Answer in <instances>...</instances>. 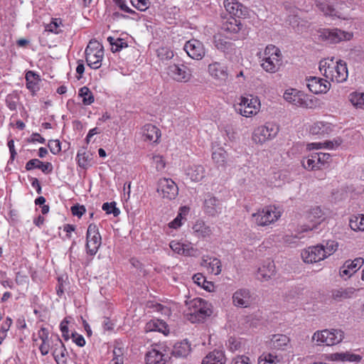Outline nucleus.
<instances>
[{
  "mask_svg": "<svg viewBox=\"0 0 364 364\" xmlns=\"http://www.w3.org/2000/svg\"><path fill=\"white\" fill-rule=\"evenodd\" d=\"M226 11L237 18H246L249 15L248 9L237 0H224Z\"/></svg>",
  "mask_w": 364,
  "mask_h": 364,
  "instance_id": "dca6fc26",
  "label": "nucleus"
},
{
  "mask_svg": "<svg viewBox=\"0 0 364 364\" xmlns=\"http://www.w3.org/2000/svg\"><path fill=\"white\" fill-rule=\"evenodd\" d=\"M331 64L328 63L326 60H321L319 63V70L323 73V75L326 77L330 79L332 77L333 75V60H331Z\"/></svg>",
  "mask_w": 364,
  "mask_h": 364,
  "instance_id": "3c124183",
  "label": "nucleus"
},
{
  "mask_svg": "<svg viewBox=\"0 0 364 364\" xmlns=\"http://www.w3.org/2000/svg\"><path fill=\"white\" fill-rule=\"evenodd\" d=\"M202 265L208 267L210 272L215 275H218L221 272V262L216 257L203 259Z\"/></svg>",
  "mask_w": 364,
  "mask_h": 364,
  "instance_id": "473e14b6",
  "label": "nucleus"
},
{
  "mask_svg": "<svg viewBox=\"0 0 364 364\" xmlns=\"http://www.w3.org/2000/svg\"><path fill=\"white\" fill-rule=\"evenodd\" d=\"M282 62L281 57L266 56L261 65L265 71L274 73L279 69Z\"/></svg>",
  "mask_w": 364,
  "mask_h": 364,
  "instance_id": "a878e982",
  "label": "nucleus"
},
{
  "mask_svg": "<svg viewBox=\"0 0 364 364\" xmlns=\"http://www.w3.org/2000/svg\"><path fill=\"white\" fill-rule=\"evenodd\" d=\"M161 348L160 346H156L146 353V364H165L166 363L169 357L161 351Z\"/></svg>",
  "mask_w": 364,
  "mask_h": 364,
  "instance_id": "a211bd4d",
  "label": "nucleus"
},
{
  "mask_svg": "<svg viewBox=\"0 0 364 364\" xmlns=\"http://www.w3.org/2000/svg\"><path fill=\"white\" fill-rule=\"evenodd\" d=\"M128 44L124 41L122 38H117V41L114 46V48H112V51L113 53H117L120 51L122 48H127Z\"/></svg>",
  "mask_w": 364,
  "mask_h": 364,
  "instance_id": "338daca9",
  "label": "nucleus"
},
{
  "mask_svg": "<svg viewBox=\"0 0 364 364\" xmlns=\"http://www.w3.org/2000/svg\"><path fill=\"white\" fill-rule=\"evenodd\" d=\"M215 46L224 53H230L234 48V44L232 42L226 41L221 36H214Z\"/></svg>",
  "mask_w": 364,
  "mask_h": 364,
  "instance_id": "c9c22d12",
  "label": "nucleus"
},
{
  "mask_svg": "<svg viewBox=\"0 0 364 364\" xmlns=\"http://www.w3.org/2000/svg\"><path fill=\"white\" fill-rule=\"evenodd\" d=\"M193 230L198 237H206L212 234L211 228L202 220L197 221L193 225Z\"/></svg>",
  "mask_w": 364,
  "mask_h": 364,
  "instance_id": "72a5a7b5",
  "label": "nucleus"
},
{
  "mask_svg": "<svg viewBox=\"0 0 364 364\" xmlns=\"http://www.w3.org/2000/svg\"><path fill=\"white\" fill-rule=\"evenodd\" d=\"M343 332L338 329H325L315 333L313 339L317 342L325 343L326 346H333L339 343L343 338Z\"/></svg>",
  "mask_w": 364,
  "mask_h": 364,
  "instance_id": "39448f33",
  "label": "nucleus"
},
{
  "mask_svg": "<svg viewBox=\"0 0 364 364\" xmlns=\"http://www.w3.org/2000/svg\"><path fill=\"white\" fill-rule=\"evenodd\" d=\"M133 6L136 9L144 11H146L150 4L149 0H130Z\"/></svg>",
  "mask_w": 364,
  "mask_h": 364,
  "instance_id": "4d7b16f0",
  "label": "nucleus"
},
{
  "mask_svg": "<svg viewBox=\"0 0 364 364\" xmlns=\"http://www.w3.org/2000/svg\"><path fill=\"white\" fill-rule=\"evenodd\" d=\"M333 143V142H331V140L326 141L323 143H321V142H318V143H311V144H309L307 145V148L309 150H311V149H321L323 147L328 149H333V146H332Z\"/></svg>",
  "mask_w": 364,
  "mask_h": 364,
  "instance_id": "6e6d98bb",
  "label": "nucleus"
},
{
  "mask_svg": "<svg viewBox=\"0 0 364 364\" xmlns=\"http://www.w3.org/2000/svg\"><path fill=\"white\" fill-rule=\"evenodd\" d=\"M301 230L296 235H286L283 237V241L284 243L291 245L294 244L296 242V241L301 238V236H300Z\"/></svg>",
  "mask_w": 364,
  "mask_h": 364,
  "instance_id": "e2e57ef3",
  "label": "nucleus"
},
{
  "mask_svg": "<svg viewBox=\"0 0 364 364\" xmlns=\"http://www.w3.org/2000/svg\"><path fill=\"white\" fill-rule=\"evenodd\" d=\"M232 301L236 306L247 307L252 303L250 291L247 289L237 290L232 296Z\"/></svg>",
  "mask_w": 364,
  "mask_h": 364,
  "instance_id": "412c9836",
  "label": "nucleus"
},
{
  "mask_svg": "<svg viewBox=\"0 0 364 364\" xmlns=\"http://www.w3.org/2000/svg\"><path fill=\"white\" fill-rule=\"evenodd\" d=\"M48 146L53 154H58L61 151L60 141L58 139L49 140Z\"/></svg>",
  "mask_w": 364,
  "mask_h": 364,
  "instance_id": "680f3d73",
  "label": "nucleus"
},
{
  "mask_svg": "<svg viewBox=\"0 0 364 364\" xmlns=\"http://www.w3.org/2000/svg\"><path fill=\"white\" fill-rule=\"evenodd\" d=\"M210 75L217 80L225 81L228 78L227 68L225 65L215 62L208 65Z\"/></svg>",
  "mask_w": 364,
  "mask_h": 364,
  "instance_id": "b1692460",
  "label": "nucleus"
},
{
  "mask_svg": "<svg viewBox=\"0 0 364 364\" xmlns=\"http://www.w3.org/2000/svg\"><path fill=\"white\" fill-rule=\"evenodd\" d=\"M319 161V157L316 153L312 154L311 156L305 158L302 161V166L304 168L308 170H315L320 169V165L318 164V161Z\"/></svg>",
  "mask_w": 364,
  "mask_h": 364,
  "instance_id": "e433bc0d",
  "label": "nucleus"
},
{
  "mask_svg": "<svg viewBox=\"0 0 364 364\" xmlns=\"http://www.w3.org/2000/svg\"><path fill=\"white\" fill-rule=\"evenodd\" d=\"M352 35L338 28H322L318 31V40L328 43H337L343 40H350Z\"/></svg>",
  "mask_w": 364,
  "mask_h": 364,
  "instance_id": "20e7f679",
  "label": "nucleus"
},
{
  "mask_svg": "<svg viewBox=\"0 0 364 364\" xmlns=\"http://www.w3.org/2000/svg\"><path fill=\"white\" fill-rule=\"evenodd\" d=\"M301 257L306 263H315L323 260L326 255L323 253V246L317 245L303 250Z\"/></svg>",
  "mask_w": 364,
  "mask_h": 364,
  "instance_id": "ddd939ff",
  "label": "nucleus"
},
{
  "mask_svg": "<svg viewBox=\"0 0 364 364\" xmlns=\"http://www.w3.org/2000/svg\"><path fill=\"white\" fill-rule=\"evenodd\" d=\"M85 211L86 210L84 205L76 204L71 207L72 214L75 216H77L78 218H81Z\"/></svg>",
  "mask_w": 364,
  "mask_h": 364,
  "instance_id": "0e129e2a",
  "label": "nucleus"
},
{
  "mask_svg": "<svg viewBox=\"0 0 364 364\" xmlns=\"http://www.w3.org/2000/svg\"><path fill=\"white\" fill-rule=\"evenodd\" d=\"M79 96L82 98V103L85 105H90L94 102V96L90 90L86 86L80 89Z\"/></svg>",
  "mask_w": 364,
  "mask_h": 364,
  "instance_id": "c03bdc74",
  "label": "nucleus"
},
{
  "mask_svg": "<svg viewBox=\"0 0 364 364\" xmlns=\"http://www.w3.org/2000/svg\"><path fill=\"white\" fill-rule=\"evenodd\" d=\"M349 225L354 231H364V215H352L349 220Z\"/></svg>",
  "mask_w": 364,
  "mask_h": 364,
  "instance_id": "ea45409f",
  "label": "nucleus"
},
{
  "mask_svg": "<svg viewBox=\"0 0 364 364\" xmlns=\"http://www.w3.org/2000/svg\"><path fill=\"white\" fill-rule=\"evenodd\" d=\"M316 6L325 15L338 17L340 16L338 12L332 6L328 4L325 1H318L316 3Z\"/></svg>",
  "mask_w": 364,
  "mask_h": 364,
  "instance_id": "a19ab883",
  "label": "nucleus"
},
{
  "mask_svg": "<svg viewBox=\"0 0 364 364\" xmlns=\"http://www.w3.org/2000/svg\"><path fill=\"white\" fill-rule=\"evenodd\" d=\"M142 136L145 141L156 142L161 136L160 130L151 124H145L141 130Z\"/></svg>",
  "mask_w": 364,
  "mask_h": 364,
  "instance_id": "cd10ccee",
  "label": "nucleus"
},
{
  "mask_svg": "<svg viewBox=\"0 0 364 364\" xmlns=\"http://www.w3.org/2000/svg\"><path fill=\"white\" fill-rule=\"evenodd\" d=\"M364 264V259L362 257H357L353 260H346L339 269V274L343 277L347 276L351 277Z\"/></svg>",
  "mask_w": 364,
  "mask_h": 364,
  "instance_id": "f3484780",
  "label": "nucleus"
},
{
  "mask_svg": "<svg viewBox=\"0 0 364 364\" xmlns=\"http://www.w3.org/2000/svg\"><path fill=\"white\" fill-rule=\"evenodd\" d=\"M231 364H252V363L249 357L240 355L234 358Z\"/></svg>",
  "mask_w": 364,
  "mask_h": 364,
  "instance_id": "774afa93",
  "label": "nucleus"
},
{
  "mask_svg": "<svg viewBox=\"0 0 364 364\" xmlns=\"http://www.w3.org/2000/svg\"><path fill=\"white\" fill-rule=\"evenodd\" d=\"M264 55L265 57H281L280 50L274 46L269 45L265 48Z\"/></svg>",
  "mask_w": 364,
  "mask_h": 364,
  "instance_id": "bf43d9fd",
  "label": "nucleus"
},
{
  "mask_svg": "<svg viewBox=\"0 0 364 364\" xmlns=\"http://www.w3.org/2000/svg\"><path fill=\"white\" fill-rule=\"evenodd\" d=\"M332 356L333 359L336 360L350 361L355 363H359L362 359L360 355L348 352L336 353L333 354Z\"/></svg>",
  "mask_w": 364,
  "mask_h": 364,
  "instance_id": "58836bf2",
  "label": "nucleus"
},
{
  "mask_svg": "<svg viewBox=\"0 0 364 364\" xmlns=\"http://www.w3.org/2000/svg\"><path fill=\"white\" fill-rule=\"evenodd\" d=\"M25 168L26 171H31L34 168L41 170L44 173H50L53 171V166L50 162H43L38 159L29 160L26 164Z\"/></svg>",
  "mask_w": 364,
  "mask_h": 364,
  "instance_id": "bb28decb",
  "label": "nucleus"
},
{
  "mask_svg": "<svg viewBox=\"0 0 364 364\" xmlns=\"http://www.w3.org/2000/svg\"><path fill=\"white\" fill-rule=\"evenodd\" d=\"M276 273L275 264L273 261L267 260L257 270V279L262 282L268 281Z\"/></svg>",
  "mask_w": 364,
  "mask_h": 364,
  "instance_id": "4be33fe9",
  "label": "nucleus"
},
{
  "mask_svg": "<svg viewBox=\"0 0 364 364\" xmlns=\"http://www.w3.org/2000/svg\"><path fill=\"white\" fill-rule=\"evenodd\" d=\"M86 240L87 253L92 256L95 255L102 243L101 235L95 224L92 223L88 226Z\"/></svg>",
  "mask_w": 364,
  "mask_h": 364,
  "instance_id": "0eeeda50",
  "label": "nucleus"
},
{
  "mask_svg": "<svg viewBox=\"0 0 364 364\" xmlns=\"http://www.w3.org/2000/svg\"><path fill=\"white\" fill-rule=\"evenodd\" d=\"M330 86L331 83L322 78L311 77L308 79L307 87L314 94L326 93Z\"/></svg>",
  "mask_w": 364,
  "mask_h": 364,
  "instance_id": "6ab92c4d",
  "label": "nucleus"
},
{
  "mask_svg": "<svg viewBox=\"0 0 364 364\" xmlns=\"http://www.w3.org/2000/svg\"><path fill=\"white\" fill-rule=\"evenodd\" d=\"M319 245L323 246V253L326 255V258L333 255L337 250L338 247V242L334 240H327Z\"/></svg>",
  "mask_w": 364,
  "mask_h": 364,
  "instance_id": "49530a36",
  "label": "nucleus"
},
{
  "mask_svg": "<svg viewBox=\"0 0 364 364\" xmlns=\"http://www.w3.org/2000/svg\"><path fill=\"white\" fill-rule=\"evenodd\" d=\"M333 131V126L331 123L324 122H317L311 125L310 132L314 135L329 134Z\"/></svg>",
  "mask_w": 364,
  "mask_h": 364,
  "instance_id": "c756f323",
  "label": "nucleus"
},
{
  "mask_svg": "<svg viewBox=\"0 0 364 364\" xmlns=\"http://www.w3.org/2000/svg\"><path fill=\"white\" fill-rule=\"evenodd\" d=\"M349 97L353 106L364 109V93L353 92L350 95Z\"/></svg>",
  "mask_w": 364,
  "mask_h": 364,
  "instance_id": "8fccbe9b",
  "label": "nucleus"
},
{
  "mask_svg": "<svg viewBox=\"0 0 364 364\" xmlns=\"http://www.w3.org/2000/svg\"><path fill=\"white\" fill-rule=\"evenodd\" d=\"M157 55L161 60H168L173 58V52L168 48L161 47L157 50Z\"/></svg>",
  "mask_w": 364,
  "mask_h": 364,
  "instance_id": "603ef678",
  "label": "nucleus"
},
{
  "mask_svg": "<svg viewBox=\"0 0 364 364\" xmlns=\"http://www.w3.org/2000/svg\"><path fill=\"white\" fill-rule=\"evenodd\" d=\"M238 106L236 110L242 116L250 117L257 113L260 102L257 97L252 96L251 98L242 97Z\"/></svg>",
  "mask_w": 364,
  "mask_h": 364,
  "instance_id": "1a4fd4ad",
  "label": "nucleus"
},
{
  "mask_svg": "<svg viewBox=\"0 0 364 364\" xmlns=\"http://www.w3.org/2000/svg\"><path fill=\"white\" fill-rule=\"evenodd\" d=\"M279 361L277 355L271 353H263L258 358V364H277Z\"/></svg>",
  "mask_w": 364,
  "mask_h": 364,
  "instance_id": "de8ad7c7",
  "label": "nucleus"
},
{
  "mask_svg": "<svg viewBox=\"0 0 364 364\" xmlns=\"http://www.w3.org/2000/svg\"><path fill=\"white\" fill-rule=\"evenodd\" d=\"M242 28V23L240 20L231 17L226 21L222 26V29L227 33L237 34Z\"/></svg>",
  "mask_w": 364,
  "mask_h": 364,
  "instance_id": "2f4dec72",
  "label": "nucleus"
},
{
  "mask_svg": "<svg viewBox=\"0 0 364 364\" xmlns=\"http://www.w3.org/2000/svg\"><path fill=\"white\" fill-rule=\"evenodd\" d=\"M289 338L284 334L272 335L270 341L268 342V347L271 350H285L289 346Z\"/></svg>",
  "mask_w": 364,
  "mask_h": 364,
  "instance_id": "aec40b11",
  "label": "nucleus"
},
{
  "mask_svg": "<svg viewBox=\"0 0 364 364\" xmlns=\"http://www.w3.org/2000/svg\"><path fill=\"white\" fill-rule=\"evenodd\" d=\"M188 318L192 323L203 321L210 316L213 311L210 304L201 298H196L188 304Z\"/></svg>",
  "mask_w": 364,
  "mask_h": 364,
  "instance_id": "f257e3e1",
  "label": "nucleus"
},
{
  "mask_svg": "<svg viewBox=\"0 0 364 364\" xmlns=\"http://www.w3.org/2000/svg\"><path fill=\"white\" fill-rule=\"evenodd\" d=\"M85 60L89 67L95 70L101 67L104 50L98 43L90 41L85 48Z\"/></svg>",
  "mask_w": 364,
  "mask_h": 364,
  "instance_id": "f03ea898",
  "label": "nucleus"
},
{
  "mask_svg": "<svg viewBox=\"0 0 364 364\" xmlns=\"http://www.w3.org/2000/svg\"><path fill=\"white\" fill-rule=\"evenodd\" d=\"M227 152L223 148H218L212 154V159L218 166H224L226 162Z\"/></svg>",
  "mask_w": 364,
  "mask_h": 364,
  "instance_id": "79ce46f5",
  "label": "nucleus"
},
{
  "mask_svg": "<svg viewBox=\"0 0 364 364\" xmlns=\"http://www.w3.org/2000/svg\"><path fill=\"white\" fill-rule=\"evenodd\" d=\"M279 131L277 124L267 122L264 125L257 127L253 133L252 140L257 144H263L267 140L274 138Z\"/></svg>",
  "mask_w": 364,
  "mask_h": 364,
  "instance_id": "7ed1b4c3",
  "label": "nucleus"
},
{
  "mask_svg": "<svg viewBox=\"0 0 364 364\" xmlns=\"http://www.w3.org/2000/svg\"><path fill=\"white\" fill-rule=\"evenodd\" d=\"M205 174V168L201 165H193L188 171V175L190 176L193 181H200Z\"/></svg>",
  "mask_w": 364,
  "mask_h": 364,
  "instance_id": "f704fd0d",
  "label": "nucleus"
},
{
  "mask_svg": "<svg viewBox=\"0 0 364 364\" xmlns=\"http://www.w3.org/2000/svg\"><path fill=\"white\" fill-rule=\"evenodd\" d=\"M166 328V323L160 320L151 321L146 325V331H159L164 333V329Z\"/></svg>",
  "mask_w": 364,
  "mask_h": 364,
  "instance_id": "a18cd8bd",
  "label": "nucleus"
},
{
  "mask_svg": "<svg viewBox=\"0 0 364 364\" xmlns=\"http://www.w3.org/2000/svg\"><path fill=\"white\" fill-rule=\"evenodd\" d=\"M356 289L353 287L339 288L331 291V297L336 301L351 299L354 296Z\"/></svg>",
  "mask_w": 364,
  "mask_h": 364,
  "instance_id": "393cba45",
  "label": "nucleus"
},
{
  "mask_svg": "<svg viewBox=\"0 0 364 364\" xmlns=\"http://www.w3.org/2000/svg\"><path fill=\"white\" fill-rule=\"evenodd\" d=\"M184 50L188 56L194 60H201L205 53L203 44L198 40L191 39L184 45Z\"/></svg>",
  "mask_w": 364,
  "mask_h": 364,
  "instance_id": "f8f14e48",
  "label": "nucleus"
},
{
  "mask_svg": "<svg viewBox=\"0 0 364 364\" xmlns=\"http://www.w3.org/2000/svg\"><path fill=\"white\" fill-rule=\"evenodd\" d=\"M156 191L164 198L173 200L178 193V188L171 178H163L159 180Z\"/></svg>",
  "mask_w": 364,
  "mask_h": 364,
  "instance_id": "6e6552de",
  "label": "nucleus"
},
{
  "mask_svg": "<svg viewBox=\"0 0 364 364\" xmlns=\"http://www.w3.org/2000/svg\"><path fill=\"white\" fill-rule=\"evenodd\" d=\"M225 357L222 351L213 350L203 360L201 364H225Z\"/></svg>",
  "mask_w": 364,
  "mask_h": 364,
  "instance_id": "7c9ffc66",
  "label": "nucleus"
},
{
  "mask_svg": "<svg viewBox=\"0 0 364 364\" xmlns=\"http://www.w3.org/2000/svg\"><path fill=\"white\" fill-rule=\"evenodd\" d=\"M252 217L257 225L266 226L276 221L280 217V214L276 211L275 208L268 206L253 213Z\"/></svg>",
  "mask_w": 364,
  "mask_h": 364,
  "instance_id": "423d86ee",
  "label": "nucleus"
},
{
  "mask_svg": "<svg viewBox=\"0 0 364 364\" xmlns=\"http://www.w3.org/2000/svg\"><path fill=\"white\" fill-rule=\"evenodd\" d=\"M191 350V345L186 340H184L173 346L171 355L176 358H185L190 353Z\"/></svg>",
  "mask_w": 364,
  "mask_h": 364,
  "instance_id": "c85d7f7f",
  "label": "nucleus"
},
{
  "mask_svg": "<svg viewBox=\"0 0 364 364\" xmlns=\"http://www.w3.org/2000/svg\"><path fill=\"white\" fill-rule=\"evenodd\" d=\"M167 74L177 82H188L192 77L191 70L183 64L169 65L167 68Z\"/></svg>",
  "mask_w": 364,
  "mask_h": 364,
  "instance_id": "9d476101",
  "label": "nucleus"
},
{
  "mask_svg": "<svg viewBox=\"0 0 364 364\" xmlns=\"http://www.w3.org/2000/svg\"><path fill=\"white\" fill-rule=\"evenodd\" d=\"M222 203L218 198L213 194H206L203 202V210L209 216L215 217L222 212Z\"/></svg>",
  "mask_w": 364,
  "mask_h": 364,
  "instance_id": "4468645a",
  "label": "nucleus"
},
{
  "mask_svg": "<svg viewBox=\"0 0 364 364\" xmlns=\"http://www.w3.org/2000/svg\"><path fill=\"white\" fill-rule=\"evenodd\" d=\"M51 349L57 364H67V350L58 335L51 336Z\"/></svg>",
  "mask_w": 364,
  "mask_h": 364,
  "instance_id": "9b49d317",
  "label": "nucleus"
},
{
  "mask_svg": "<svg viewBox=\"0 0 364 364\" xmlns=\"http://www.w3.org/2000/svg\"><path fill=\"white\" fill-rule=\"evenodd\" d=\"M153 161L156 164V168L158 171H161L165 168L166 163L164 160L163 157L160 155L154 156L153 157Z\"/></svg>",
  "mask_w": 364,
  "mask_h": 364,
  "instance_id": "69168bd1",
  "label": "nucleus"
},
{
  "mask_svg": "<svg viewBox=\"0 0 364 364\" xmlns=\"http://www.w3.org/2000/svg\"><path fill=\"white\" fill-rule=\"evenodd\" d=\"M102 210L106 212L107 214H113L114 216H118L120 213L119 210L116 208V203H105L102 207Z\"/></svg>",
  "mask_w": 364,
  "mask_h": 364,
  "instance_id": "864d4df0",
  "label": "nucleus"
},
{
  "mask_svg": "<svg viewBox=\"0 0 364 364\" xmlns=\"http://www.w3.org/2000/svg\"><path fill=\"white\" fill-rule=\"evenodd\" d=\"M180 211L181 212L178 213L176 218L169 223L170 228L176 229L181 227V225H182V215L186 214L188 213V208L185 206L182 207L181 208Z\"/></svg>",
  "mask_w": 364,
  "mask_h": 364,
  "instance_id": "5fc2aeb1",
  "label": "nucleus"
},
{
  "mask_svg": "<svg viewBox=\"0 0 364 364\" xmlns=\"http://www.w3.org/2000/svg\"><path fill=\"white\" fill-rule=\"evenodd\" d=\"M284 98L286 101L296 106H303L304 103L303 99L298 96L296 93L294 94L293 92L289 90L284 93Z\"/></svg>",
  "mask_w": 364,
  "mask_h": 364,
  "instance_id": "09e8293b",
  "label": "nucleus"
},
{
  "mask_svg": "<svg viewBox=\"0 0 364 364\" xmlns=\"http://www.w3.org/2000/svg\"><path fill=\"white\" fill-rule=\"evenodd\" d=\"M307 218L311 225H305L301 228V232H307L316 229L325 219L324 214L320 207L312 208L308 213Z\"/></svg>",
  "mask_w": 364,
  "mask_h": 364,
  "instance_id": "2eb2a0df",
  "label": "nucleus"
},
{
  "mask_svg": "<svg viewBox=\"0 0 364 364\" xmlns=\"http://www.w3.org/2000/svg\"><path fill=\"white\" fill-rule=\"evenodd\" d=\"M18 97L16 95H9L6 98V104L11 110L16 109Z\"/></svg>",
  "mask_w": 364,
  "mask_h": 364,
  "instance_id": "052dcab7",
  "label": "nucleus"
},
{
  "mask_svg": "<svg viewBox=\"0 0 364 364\" xmlns=\"http://www.w3.org/2000/svg\"><path fill=\"white\" fill-rule=\"evenodd\" d=\"M170 247L171 250L180 255H186V250L185 249V245L181 242L176 241H171L170 242Z\"/></svg>",
  "mask_w": 364,
  "mask_h": 364,
  "instance_id": "13d9d810",
  "label": "nucleus"
},
{
  "mask_svg": "<svg viewBox=\"0 0 364 364\" xmlns=\"http://www.w3.org/2000/svg\"><path fill=\"white\" fill-rule=\"evenodd\" d=\"M333 75L332 77L330 79L333 81H336L337 82H343L347 80L348 77V68L346 63L340 60L337 62L336 65H333Z\"/></svg>",
  "mask_w": 364,
  "mask_h": 364,
  "instance_id": "5701e85b",
  "label": "nucleus"
},
{
  "mask_svg": "<svg viewBox=\"0 0 364 364\" xmlns=\"http://www.w3.org/2000/svg\"><path fill=\"white\" fill-rule=\"evenodd\" d=\"M26 87L33 92L38 89L37 85L40 80L38 75L29 70L26 73Z\"/></svg>",
  "mask_w": 364,
  "mask_h": 364,
  "instance_id": "4c0bfd02",
  "label": "nucleus"
},
{
  "mask_svg": "<svg viewBox=\"0 0 364 364\" xmlns=\"http://www.w3.org/2000/svg\"><path fill=\"white\" fill-rule=\"evenodd\" d=\"M60 26H63V21L60 18H53L50 23L46 26V31L59 34L62 32Z\"/></svg>",
  "mask_w": 364,
  "mask_h": 364,
  "instance_id": "37998d69",
  "label": "nucleus"
}]
</instances>
